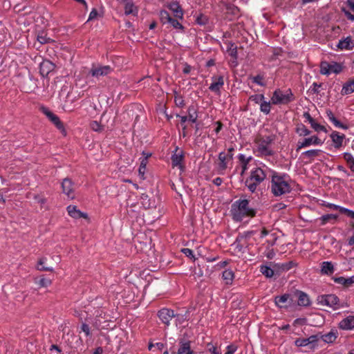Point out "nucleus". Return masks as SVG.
Segmentation results:
<instances>
[{
    "mask_svg": "<svg viewBox=\"0 0 354 354\" xmlns=\"http://www.w3.org/2000/svg\"><path fill=\"white\" fill-rule=\"evenodd\" d=\"M343 68L344 66L342 64L335 62H322L320 64V73L324 75L338 74L342 72Z\"/></svg>",
    "mask_w": 354,
    "mask_h": 354,
    "instance_id": "423d86ee",
    "label": "nucleus"
},
{
    "mask_svg": "<svg viewBox=\"0 0 354 354\" xmlns=\"http://www.w3.org/2000/svg\"><path fill=\"white\" fill-rule=\"evenodd\" d=\"M224 86V79L223 77H212V82L209 86V90L212 92L219 93L220 88Z\"/></svg>",
    "mask_w": 354,
    "mask_h": 354,
    "instance_id": "f3484780",
    "label": "nucleus"
},
{
    "mask_svg": "<svg viewBox=\"0 0 354 354\" xmlns=\"http://www.w3.org/2000/svg\"><path fill=\"white\" fill-rule=\"evenodd\" d=\"M37 40L41 44H46L49 42L50 39L46 37L45 35H39L37 37Z\"/></svg>",
    "mask_w": 354,
    "mask_h": 354,
    "instance_id": "603ef678",
    "label": "nucleus"
},
{
    "mask_svg": "<svg viewBox=\"0 0 354 354\" xmlns=\"http://www.w3.org/2000/svg\"><path fill=\"white\" fill-rule=\"evenodd\" d=\"M69 216L74 218H86L87 214L81 212L76 206H72L70 205L66 208Z\"/></svg>",
    "mask_w": 354,
    "mask_h": 354,
    "instance_id": "a211bd4d",
    "label": "nucleus"
},
{
    "mask_svg": "<svg viewBox=\"0 0 354 354\" xmlns=\"http://www.w3.org/2000/svg\"><path fill=\"white\" fill-rule=\"evenodd\" d=\"M337 338V333L331 330L323 336L324 341L326 343H333Z\"/></svg>",
    "mask_w": 354,
    "mask_h": 354,
    "instance_id": "e433bc0d",
    "label": "nucleus"
},
{
    "mask_svg": "<svg viewBox=\"0 0 354 354\" xmlns=\"http://www.w3.org/2000/svg\"><path fill=\"white\" fill-rule=\"evenodd\" d=\"M320 149H311V150H307L306 151H304L302 153V156L304 157H307V158L313 159V157H315L319 155L320 153Z\"/></svg>",
    "mask_w": 354,
    "mask_h": 354,
    "instance_id": "c9c22d12",
    "label": "nucleus"
},
{
    "mask_svg": "<svg viewBox=\"0 0 354 354\" xmlns=\"http://www.w3.org/2000/svg\"><path fill=\"white\" fill-rule=\"evenodd\" d=\"M328 207H330V208H332V209H335L340 210L341 206H338V205L333 204V203H328Z\"/></svg>",
    "mask_w": 354,
    "mask_h": 354,
    "instance_id": "338daca9",
    "label": "nucleus"
},
{
    "mask_svg": "<svg viewBox=\"0 0 354 354\" xmlns=\"http://www.w3.org/2000/svg\"><path fill=\"white\" fill-rule=\"evenodd\" d=\"M63 108L65 111H71L73 110V107L68 104V103L66 102L64 105Z\"/></svg>",
    "mask_w": 354,
    "mask_h": 354,
    "instance_id": "774afa93",
    "label": "nucleus"
},
{
    "mask_svg": "<svg viewBox=\"0 0 354 354\" xmlns=\"http://www.w3.org/2000/svg\"><path fill=\"white\" fill-rule=\"evenodd\" d=\"M237 350V346L235 344H230L227 346V352L224 354H234Z\"/></svg>",
    "mask_w": 354,
    "mask_h": 354,
    "instance_id": "8fccbe9b",
    "label": "nucleus"
},
{
    "mask_svg": "<svg viewBox=\"0 0 354 354\" xmlns=\"http://www.w3.org/2000/svg\"><path fill=\"white\" fill-rule=\"evenodd\" d=\"M298 304L299 306H307L310 304V301L308 295L304 293V292H299V301Z\"/></svg>",
    "mask_w": 354,
    "mask_h": 354,
    "instance_id": "2f4dec72",
    "label": "nucleus"
},
{
    "mask_svg": "<svg viewBox=\"0 0 354 354\" xmlns=\"http://www.w3.org/2000/svg\"><path fill=\"white\" fill-rule=\"evenodd\" d=\"M222 277L227 285H232L234 278V272L231 270H225L223 272Z\"/></svg>",
    "mask_w": 354,
    "mask_h": 354,
    "instance_id": "c756f323",
    "label": "nucleus"
},
{
    "mask_svg": "<svg viewBox=\"0 0 354 354\" xmlns=\"http://www.w3.org/2000/svg\"><path fill=\"white\" fill-rule=\"evenodd\" d=\"M354 92V78L344 84L341 91L342 95H346Z\"/></svg>",
    "mask_w": 354,
    "mask_h": 354,
    "instance_id": "c85d7f7f",
    "label": "nucleus"
},
{
    "mask_svg": "<svg viewBox=\"0 0 354 354\" xmlns=\"http://www.w3.org/2000/svg\"><path fill=\"white\" fill-rule=\"evenodd\" d=\"M335 271V268L331 261H324L321 266V272L323 274L331 275Z\"/></svg>",
    "mask_w": 354,
    "mask_h": 354,
    "instance_id": "b1692460",
    "label": "nucleus"
},
{
    "mask_svg": "<svg viewBox=\"0 0 354 354\" xmlns=\"http://www.w3.org/2000/svg\"><path fill=\"white\" fill-rule=\"evenodd\" d=\"M183 158L182 152L175 153L171 156V162L173 166H178L179 168H182L181 162Z\"/></svg>",
    "mask_w": 354,
    "mask_h": 354,
    "instance_id": "473e14b6",
    "label": "nucleus"
},
{
    "mask_svg": "<svg viewBox=\"0 0 354 354\" xmlns=\"http://www.w3.org/2000/svg\"><path fill=\"white\" fill-rule=\"evenodd\" d=\"M287 206L286 204L283 203H278L276 204H274L272 206V208L274 210H280L286 208Z\"/></svg>",
    "mask_w": 354,
    "mask_h": 354,
    "instance_id": "864d4df0",
    "label": "nucleus"
},
{
    "mask_svg": "<svg viewBox=\"0 0 354 354\" xmlns=\"http://www.w3.org/2000/svg\"><path fill=\"white\" fill-rule=\"evenodd\" d=\"M341 213H344V214H346V215L347 216H349V211L350 209H348V208H345V207H340V210Z\"/></svg>",
    "mask_w": 354,
    "mask_h": 354,
    "instance_id": "e2e57ef3",
    "label": "nucleus"
},
{
    "mask_svg": "<svg viewBox=\"0 0 354 354\" xmlns=\"http://www.w3.org/2000/svg\"><path fill=\"white\" fill-rule=\"evenodd\" d=\"M270 103H272L271 101L267 102L265 100H263L260 106L261 111L266 114L269 113L270 111Z\"/></svg>",
    "mask_w": 354,
    "mask_h": 354,
    "instance_id": "ea45409f",
    "label": "nucleus"
},
{
    "mask_svg": "<svg viewBox=\"0 0 354 354\" xmlns=\"http://www.w3.org/2000/svg\"><path fill=\"white\" fill-rule=\"evenodd\" d=\"M274 140V136H261L257 141V150L258 154L262 156H270L273 151L271 144Z\"/></svg>",
    "mask_w": 354,
    "mask_h": 354,
    "instance_id": "20e7f679",
    "label": "nucleus"
},
{
    "mask_svg": "<svg viewBox=\"0 0 354 354\" xmlns=\"http://www.w3.org/2000/svg\"><path fill=\"white\" fill-rule=\"evenodd\" d=\"M244 156L243 155H240V159L243 161V165H242V171H241V174H244V172L248 170V169H250L251 165L250 164V160H252L251 158H249L248 159H247L246 160H244Z\"/></svg>",
    "mask_w": 354,
    "mask_h": 354,
    "instance_id": "a19ab883",
    "label": "nucleus"
},
{
    "mask_svg": "<svg viewBox=\"0 0 354 354\" xmlns=\"http://www.w3.org/2000/svg\"><path fill=\"white\" fill-rule=\"evenodd\" d=\"M303 117H304V119H305L307 122H310V119H311V118H312V117H311V115L309 114V113H308V112H305V113H304V114H303Z\"/></svg>",
    "mask_w": 354,
    "mask_h": 354,
    "instance_id": "69168bd1",
    "label": "nucleus"
},
{
    "mask_svg": "<svg viewBox=\"0 0 354 354\" xmlns=\"http://www.w3.org/2000/svg\"><path fill=\"white\" fill-rule=\"evenodd\" d=\"M98 15L97 11L95 9H93L91 12L88 20H93L97 18Z\"/></svg>",
    "mask_w": 354,
    "mask_h": 354,
    "instance_id": "13d9d810",
    "label": "nucleus"
},
{
    "mask_svg": "<svg viewBox=\"0 0 354 354\" xmlns=\"http://www.w3.org/2000/svg\"><path fill=\"white\" fill-rule=\"evenodd\" d=\"M158 316L162 323L169 326L170 324V320L175 317V315L173 310L163 308L158 311Z\"/></svg>",
    "mask_w": 354,
    "mask_h": 354,
    "instance_id": "9b49d317",
    "label": "nucleus"
},
{
    "mask_svg": "<svg viewBox=\"0 0 354 354\" xmlns=\"http://www.w3.org/2000/svg\"><path fill=\"white\" fill-rule=\"evenodd\" d=\"M275 304L280 308L286 307L287 304L290 302V296L288 295H283L275 297Z\"/></svg>",
    "mask_w": 354,
    "mask_h": 354,
    "instance_id": "cd10ccee",
    "label": "nucleus"
},
{
    "mask_svg": "<svg viewBox=\"0 0 354 354\" xmlns=\"http://www.w3.org/2000/svg\"><path fill=\"white\" fill-rule=\"evenodd\" d=\"M338 327L344 330H354V315H350L339 321Z\"/></svg>",
    "mask_w": 354,
    "mask_h": 354,
    "instance_id": "f8f14e48",
    "label": "nucleus"
},
{
    "mask_svg": "<svg viewBox=\"0 0 354 354\" xmlns=\"http://www.w3.org/2000/svg\"><path fill=\"white\" fill-rule=\"evenodd\" d=\"M292 100V93L290 91L283 92L281 90L274 91L271 97V102L274 104H287Z\"/></svg>",
    "mask_w": 354,
    "mask_h": 354,
    "instance_id": "0eeeda50",
    "label": "nucleus"
},
{
    "mask_svg": "<svg viewBox=\"0 0 354 354\" xmlns=\"http://www.w3.org/2000/svg\"><path fill=\"white\" fill-rule=\"evenodd\" d=\"M337 218V216H336V214H324L323 216L321 217L322 223L326 224L328 222V221H330L331 219L336 220Z\"/></svg>",
    "mask_w": 354,
    "mask_h": 354,
    "instance_id": "c03bdc74",
    "label": "nucleus"
},
{
    "mask_svg": "<svg viewBox=\"0 0 354 354\" xmlns=\"http://www.w3.org/2000/svg\"><path fill=\"white\" fill-rule=\"evenodd\" d=\"M344 160L348 164V168L354 171V157L350 152H344L343 154Z\"/></svg>",
    "mask_w": 354,
    "mask_h": 354,
    "instance_id": "7c9ffc66",
    "label": "nucleus"
},
{
    "mask_svg": "<svg viewBox=\"0 0 354 354\" xmlns=\"http://www.w3.org/2000/svg\"><path fill=\"white\" fill-rule=\"evenodd\" d=\"M324 142V140L319 138L317 136H312L307 138L299 140L297 142V150L304 149V147H308L312 145L320 146Z\"/></svg>",
    "mask_w": 354,
    "mask_h": 354,
    "instance_id": "1a4fd4ad",
    "label": "nucleus"
},
{
    "mask_svg": "<svg viewBox=\"0 0 354 354\" xmlns=\"http://www.w3.org/2000/svg\"><path fill=\"white\" fill-rule=\"evenodd\" d=\"M207 351L211 354H221V350L214 344L209 343L207 344Z\"/></svg>",
    "mask_w": 354,
    "mask_h": 354,
    "instance_id": "58836bf2",
    "label": "nucleus"
},
{
    "mask_svg": "<svg viewBox=\"0 0 354 354\" xmlns=\"http://www.w3.org/2000/svg\"><path fill=\"white\" fill-rule=\"evenodd\" d=\"M62 188L63 189L64 193L66 195H67L68 198H75V185L71 179H64L62 183Z\"/></svg>",
    "mask_w": 354,
    "mask_h": 354,
    "instance_id": "ddd939ff",
    "label": "nucleus"
},
{
    "mask_svg": "<svg viewBox=\"0 0 354 354\" xmlns=\"http://www.w3.org/2000/svg\"><path fill=\"white\" fill-rule=\"evenodd\" d=\"M269 187L275 197H280L290 193L292 189V180L287 174L274 173L270 181Z\"/></svg>",
    "mask_w": 354,
    "mask_h": 354,
    "instance_id": "f257e3e1",
    "label": "nucleus"
},
{
    "mask_svg": "<svg viewBox=\"0 0 354 354\" xmlns=\"http://www.w3.org/2000/svg\"><path fill=\"white\" fill-rule=\"evenodd\" d=\"M169 8L171 11H172L174 17L176 18L183 19V12L181 6L176 1H174L173 3H170L168 5Z\"/></svg>",
    "mask_w": 354,
    "mask_h": 354,
    "instance_id": "412c9836",
    "label": "nucleus"
},
{
    "mask_svg": "<svg viewBox=\"0 0 354 354\" xmlns=\"http://www.w3.org/2000/svg\"><path fill=\"white\" fill-rule=\"evenodd\" d=\"M337 47L340 49H351L353 47V41L351 37L344 38L339 41Z\"/></svg>",
    "mask_w": 354,
    "mask_h": 354,
    "instance_id": "a878e982",
    "label": "nucleus"
},
{
    "mask_svg": "<svg viewBox=\"0 0 354 354\" xmlns=\"http://www.w3.org/2000/svg\"><path fill=\"white\" fill-rule=\"evenodd\" d=\"M46 261L47 259L46 257H41L39 259L37 266V269L40 271H53V268L44 266Z\"/></svg>",
    "mask_w": 354,
    "mask_h": 354,
    "instance_id": "72a5a7b5",
    "label": "nucleus"
},
{
    "mask_svg": "<svg viewBox=\"0 0 354 354\" xmlns=\"http://www.w3.org/2000/svg\"><path fill=\"white\" fill-rule=\"evenodd\" d=\"M266 178V174L263 170L255 165L251 169L250 178L246 180V185L250 191L254 192L257 189L258 185Z\"/></svg>",
    "mask_w": 354,
    "mask_h": 354,
    "instance_id": "7ed1b4c3",
    "label": "nucleus"
},
{
    "mask_svg": "<svg viewBox=\"0 0 354 354\" xmlns=\"http://www.w3.org/2000/svg\"><path fill=\"white\" fill-rule=\"evenodd\" d=\"M227 53L232 58L236 59V46L233 44H227Z\"/></svg>",
    "mask_w": 354,
    "mask_h": 354,
    "instance_id": "79ce46f5",
    "label": "nucleus"
},
{
    "mask_svg": "<svg viewBox=\"0 0 354 354\" xmlns=\"http://www.w3.org/2000/svg\"><path fill=\"white\" fill-rule=\"evenodd\" d=\"M52 284V281L49 278L41 277L38 281V285L41 287H48Z\"/></svg>",
    "mask_w": 354,
    "mask_h": 354,
    "instance_id": "a18cd8bd",
    "label": "nucleus"
},
{
    "mask_svg": "<svg viewBox=\"0 0 354 354\" xmlns=\"http://www.w3.org/2000/svg\"><path fill=\"white\" fill-rule=\"evenodd\" d=\"M124 14L127 15H137V14H138L137 6H135V4L133 3L132 1L124 0Z\"/></svg>",
    "mask_w": 354,
    "mask_h": 354,
    "instance_id": "aec40b11",
    "label": "nucleus"
},
{
    "mask_svg": "<svg viewBox=\"0 0 354 354\" xmlns=\"http://www.w3.org/2000/svg\"><path fill=\"white\" fill-rule=\"evenodd\" d=\"M333 280L336 283L342 286L344 288H350L354 286V275L345 277H335Z\"/></svg>",
    "mask_w": 354,
    "mask_h": 354,
    "instance_id": "2eb2a0df",
    "label": "nucleus"
},
{
    "mask_svg": "<svg viewBox=\"0 0 354 354\" xmlns=\"http://www.w3.org/2000/svg\"><path fill=\"white\" fill-rule=\"evenodd\" d=\"M263 99H265L263 94H254L250 97V100L257 104H261Z\"/></svg>",
    "mask_w": 354,
    "mask_h": 354,
    "instance_id": "49530a36",
    "label": "nucleus"
},
{
    "mask_svg": "<svg viewBox=\"0 0 354 354\" xmlns=\"http://www.w3.org/2000/svg\"><path fill=\"white\" fill-rule=\"evenodd\" d=\"M34 198L35 201L37 203L40 204L41 205H43L46 203V199L45 198L40 196V195H35Z\"/></svg>",
    "mask_w": 354,
    "mask_h": 354,
    "instance_id": "3c124183",
    "label": "nucleus"
},
{
    "mask_svg": "<svg viewBox=\"0 0 354 354\" xmlns=\"http://www.w3.org/2000/svg\"><path fill=\"white\" fill-rule=\"evenodd\" d=\"M319 340L317 335H311L308 338L297 339L295 342V344L298 346H315Z\"/></svg>",
    "mask_w": 354,
    "mask_h": 354,
    "instance_id": "4468645a",
    "label": "nucleus"
},
{
    "mask_svg": "<svg viewBox=\"0 0 354 354\" xmlns=\"http://www.w3.org/2000/svg\"><path fill=\"white\" fill-rule=\"evenodd\" d=\"M188 120L195 122L197 120V113L194 107H189L188 109Z\"/></svg>",
    "mask_w": 354,
    "mask_h": 354,
    "instance_id": "37998d69",
    "label": "nucleus"
},
{
    "mask_svg": "<svg viewBox=\"0 0 354 354\" xmlns=\"http://www.w3.org/2000/svg\"><path fill=\"white\" fill-rule=\"evenodd\" d=\"M160 18L161 20V23H162V24H169L170 23V20H171L170 15L166 10L160 11Z\"/></svg>",
    "mask_w": 354,
    "mask_h": 354,
    "instance_id": "4c0bfd02",
    "label": "nucleus"
},
{
    "mask_svg": "<svg viewBox=\"0 0 354 354\" xmlns=\"http://www.w3.org/2000/svg\"><path fill=\"white\" fill-rule=\"evenodd\" d=\"M343 12L347 17V18L351 21H354V15H352L349 10H346L345 8H342Z\"/></svg>",
    "mask_w": 354,
    "mask_h": 354,
    "instance_id": "bf43d9fd",
    "label": "nucleus"
},
{
    "mask_svg": "<svg viewBox=\"0 0 354 354\" xmlns=\"http://www.w3.org/2000/svg\"><path fill=\"white\" fill-rule=\"evenodd\" d=\"M175 102L178 106H183L184 104L182 97H176Z\"/></svg>",
    "mask_w": 354,
    "mask_h": 354,
    "instance_id": "680f3d73",
    "label": "nucleus"
},
{
    "mask_svg": "<svg viewBox=\"0 0 354 354\" xmlns=\"http://www.w3.org/2000/svg\"><path fill=\"white\" fill-rule=\"evenodd\" d=\"M54 68V64L50 61H44L40 64V72L42 76H46Z\"/></svg>",
    "mask_w": 354,
    "mask_h": 354,
    "instance_id": "5701e85b",
    "label": "nucleus"
},
{
    "mask_svg": "<svg viewBox=\"0 0 354 354\" xmlns=\"http://www.w3.org/2000/svg\"><path fill=\"white\" fill-rule=\"evenodd\" d=\"M232 216L236 221H241L245 217H253L255 210L249 207L246 199L236 201L232 206Z\"/></svg>",
    "mask_w": 354,
    "mask_h": 354,
    "instance_id": "f03ea898",
    "label": "nucleus"
},
{
    "mask_svg": "<svg viewBox=\"0 0 354 354\" xmlns=\"http://www.w3.org/2000/svg\"><path fill=\"white\" fill-rule=\"evenodd\" d=\"M169 24H171V26L176 29H183V28L182 24H180L177 19H172L171 17V20L169 21Z\"/></svg>",
    "mask_w": 354,
    "mask_h": 354,
    "instance_id": "09e8293b",
    "label": "nucleus"
},
{
    "mask_svg": "<svg viewBox=\"0 0 354 354\" xmlns=\"http://www.w3.org/2000/svg\"><path fill=\"white\" fill-rule=\"evenodd\" d=\"M317 301L319 305L330 307L332 310H337L344 307L343 304L335 295H319L317 297Z\"/></svg>",
    "mask_w": 354,
    "mask_h": 354,
    "instance_id": "39448f33",
    "label": "nucleus"
},
{
    "mask_svg": "<svg viewBox=\"0 0 354 354\" xmlns=\"http://www.w3.org/2000/svg\"><path fill=\"white\" fill-rule=\"evenodd\" d=\"M253 82L259 84L260 86H263V82H262V77L260 76H257L253 77Z\"/></svg>",
    "mask_w": 354,
    "mask_h": 354,
    "instance_id": "052dcab7",
    "label": "nucleus"
},
{
    "mask_svg": "<svg viewBox=\"0 0 354 354\" xmlns=\"http://www.w3.org/2000/svg\"><path fill=\"white\" fill-rule=\"evenodd\" d=\"M46 115L49 118L50 120L52 121L58 129L64 131V126L60 122L58 116L55 115L54 113L49 111H45Z\"/></svg>",
    "mask_w": 354,
    "mask_h": 354,
    "instance_id": "393cba45",
    "label": "nucleus"
},
{
    "mask_svg": "<svg viewBox=\"0 0 354 354\" xmlns=\"http://www.w3.org/2000/svg\"><path fill=\"white\" fill-rule=\"evenodd\" d=\"M111 71L112 68L109 66H93L91 68V76L95 77L106 76V75L111 73Z\"/></svg>",
    "mask_w": 354,
    "mask_h": 354,
    "instance_id": "9d476101",
    "label": "nucleus"
},
{
    "mask_svg": "<svg viewBox=\"0 0 354 354\" xmlns=\"http://www.w3.org/2000/svg\"><path fill=\"white\" fill-rule=\"evenodd\" d=\"M347 4L351 10L354 12V1L353 0H348Z\"/></svg>",
    "mask_w": 354,
    "mask_h": 354,
    "instance_id": "0e129e2a",
    "label": "nucleus"
},
{
    "mask_svg": "<svg viewBox=\"0 0 354 354\" xmlns=\"http://www.w3.org/2000/svg\"><path fill=\"white\" fill-rule=\"evenodd\" d=\"M327 117L329 120L333 122V125L337 128H340L341 129L347 130L349 128V126L345 124V123L341 122L339 120H337L335 116L334 115L333 111H327Z\"/></svg>",
    "mask_w": 354,
    "mask_h": 354,
    "instance_id": "6ab92c4d",
    "label": "nucleus"
},
{
    "mask_svg": "<svg viewBox=\"0 0 354 354\" xmlns=\"http://www.w3.org/2000/svg\"><path fill=\"white\" fill-rule=\"evenodd\" d=\"M232 165V153L230 149L227 153L220 152L218 156V168L219 171H224Z\"/></svg>",
    "mask_w": 354,
    "mask_h": 354,
    "instance_id": "6e6552de",
    "label": "nucleus"
},
{
    "mask_svg": "<svg viewBox=\"0 0 354 354\" xmlns=\"http://www.w3.org/2000/svg\"><path fill=\"white\" fill-rule=\"evenodd\" d=\"M143 154L145 155V156L140 160V168L138 169V173H139V175L141 178H144L146 166L148 162V158H149V156H151L150 153L145 154V152H143Z\"/></svg>",
    "mask_w": 354,
    "mask_h": 354,
    "instance_id": "bb28decb",
    "label": "nucleus"
},
{
    "mask_svg": "<svg viewBox=\"0 0 354 354\" xmlns=\"http://www.w3.org/2000/svg\"><path fill=\"white\" fill-rule=\"evenodd\" d=\"M330 138L333 142V145L336 149H340L345 140V135L341 134L338 131H333L330 134Z\"/></svg>",
    "mask_w": 354,
    "mask_h": 354,
    "instance_id": "dca6fc26",
    "label": "nucleus"
},
{
    "mask_svg": "<svg viewBox=\"0 0 354 354\" xmlns=\"http://www.w3.org/2000/svg\"><path fill=\"white\" fill-rule=\"evenodd\" d=\"M182 252L184 253V254L186 256V257H194V254H193V251L191 250L190 248H183L182 249Z\"/></svg>",
    "mask_w": 354,
    "mask_h": 354,
    "instance_id": "5fc2aeb1",
    "label": "nucleus"
},
{
    "mask_svg": "<svg viewBox=\"0 0 354 354\" xmlns=\"http://www.w3.org/2000/svg\"><path fill=\"white\" fill-rule=\"evenodd\" d=\"M313 129H315L316 131H326V129L324 126L319 124V123L315 122V124L313 127Z\"/></svg>",
    "mask_w": 354,
    "mask_h": 354,
    "instance_id": "4d7b16f0",
    "label": "nucleus"
},
{
    "mask_svg": "<svg viewBox=\"0 0 354 354\" xmlns=\"http://www.w3.org/2000/svg\"><path fill=\"white\" fill-rule=\"evenodd\" d=\"M261 272L262 274L265 275L266 277H272L274 275V271L270 266H261L260 268Z\"/></svg>",
    "mask_w": 354,
    "mask_h": 354,
    "instance_id": "f704fd0d",
    "label": "nucleus"
},
{
    "mask_svg": "<svg viewBox=\"0 0 354 354\" xmlns=\"http://www.w3.org/2000/svg\"><path fill=\"white\" fill-rule=\"evenodd\" d=\"M91 128L92 130L95 131H100L102 130V127L101 124L97 121L91 122Z\"/></svg>",
    "mask_w": 354,
    "mask_h": 354,
    "instance_id": "de8ad7c7",
    "label": "nucleus"
},
{
    "mask_svg": "<svg viewBox=\"0 0 354 354\" xmlns=\"http://www.w3.org/2000/svg\"><path fill=\"white\" fill-rule=\"evenodd\" d=\"M191 349V343L189 342H180L177 354H193Z\"/></svg>",
    "mask_w": 354,
    "mask_h": 354,
    "instance_id": "4be33fe9",
    "label": "nucleus"
},
{
    "mask_svg": "<svg viewBox=\"0 0 354 354\" xmlns=\"http://www.w3.org/2000/svg\"><path fill=\"white\" fill-rule=\"evenodd\" d=\"M81 329H82V332L84 333L86 336H88L91 334L89 326L86 324H82Z\"/></svg>",
    "mask_w": 354,
    "mask_h": 354,
    "instance_id": "6e6d98bb",
    "label": "nucleus"
}]
</instances>
